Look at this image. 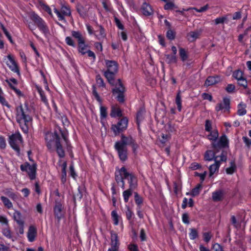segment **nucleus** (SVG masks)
I'll return each instance as SVG.
<instances>
[{
    "label": "nucleus",
    "mask_w": 251,
    "mask_h": 251,
    "mask_svg": "<svg viewBox=\"0 0 251 251\" xmlns=\"http://www.w3.org/2000/svg\"><path fill=\"white\" fill-rule=\"evenodd\" d=\"M115 179L123 189H125L124 179L128 180L130 189H133L136 185V177L132 174L128 173L125 167H122L116 172Z\"/></svg>",
    "instance_id": "f257e3e1"
},
{
    "label": "nucleus",
    "mask_w": 251,
    "mask_h": 251,
    "mask_svg": "<svg viewBox=\"0 0 251 251\" xmlns=\"http://www.w3.org/2000/svg\"><path fill=\"white\" fill-rule=\"evenodd\" d=\"M132 143V138L130 136L126 137L122 135L121 140L115 144V149L118 153L120 159L125 161L127 158L126 146Z\"/></svg>",
    "instance_id": "f03ea898"
},
{
    "label": "nucleus",
    "mask_w": 251,
    "mask_h": 251,
    "mask_svg": "<svg viewBox=\"0 0 251 251\" xmlns=\"http://www.w3.org/2000/svg\"><path fill=\"white\" fill-rule=\"evenodd\" d=\"M16 121L25 133L28 132L27 124L31 121V118L24 110L22 105L16 108Z\"/></svg>",
    "instance_id": "7ed1b4c3"
},
{
    "label": "nucleus",
    "mask_w": 251,
    "mask_h": 251,
    "mask_svg": "<svg viewBox=\"0 0 251 251\" xmlns=\"http://www.w3.org/2000/svg\"><path fill=\"white\" fill-rule=\"evenodd\" d=\"M31 19L37 25L39 29L47 36L49 34V30L47 24L39 16L35 13L31 15Z\"/></svg>",
    "instance_id": "20e7f679"
},
{
    "label": "nucleus",
    "mask_w": 251,
    "mask_h": 251,
    "mask_svg": "<svg viewBox=\"0 0 251 251\" xmlns=\"http://www.w3.org/2000/svg\"><path fill=\"white\" fill-rule=\"evenodd\" d=\"M45 140L49 149L51 150L57 143L60 141L59 138L56 132H48L45 135Z\"/></svg>",
    "instance_id": "39448f33"
},
{
    "label": "nucleus",
    "mask_w": 251,
    "mask_h": 251,
    "mask_svg": "<svg viewBox=\"0 0 251 251\" xmlns=\"http://www.w3.org/2000/svg\"><path fill=\"white\" fill-rule=\"evenodd\" d=\"M22 137L19 132H16L9 137V144L16 151H19L20 146L22 144Z\"/></svg>",
    "instance_id": "423d86ee"
},
{
    "label": "nucleus",
    "mask_w": 251,
    "mask_h": 251,
    "mask_svg": "<svg viewBox=\"0 0 251 251\" xmlns=\"http://www.w3.org/2000/svg\"><path fill=\"white\" fill-rule=\"evenodd\" d=\"M226 160V157L223 153L220 156V159L215 158V161L214 164L209 167V176L211 177L215 173L218 172L222 162H225Z\"/></svg>",
    "instance_id": "0eeeda50"
},
{
    "label": "nucleus",
    "mask_w": 251,
    "mask_h": 251,
    "mask_svg": "<svg viewBox=\"0 0 251 251\" xmlns=\"http://www.w3.org/2000/svg\"><path fill=\"white\" fill-rule=\"evenodd\" d=\"M128 120L126 118H122L117 125H112L111 129L115 135L125 130L127 126Z\"/></svg>",
    "instance_id": "6e6552de"
},
{
    "label": "nucleus",
    "mask_w": 251,
    "mask_h": 251,
    "mask_svg": "<svg viewBox=\"0 0 251 251\" xmlns=\"http://www.w3.org/2000/svg\"><path fill=\"white\" fill-rule=\"evenodd\" d=\"M22 171H25L31 179H34L36 177V166L35 164L30 165L29 163L22 164L20 166Z\"/></svg>",
    "instance_id": "1a4fd4ad"
},
{
    "label": "nucleus",
    "mask_w": 251,
    "mask_h": 251,
    "mask_svg": "<svg viewBox=\"0 0 251 251\" xmlns=\"http://www.w3.org/2000/svg\"><path fill=\"white\" fill-rule=\"evenodd\" d=\"M125 91V89L121 80L118 79L116 84L115 88L113 90V93L114 95H117V98L120 102H123L124 101V93Z\"/></svg>",
    "instance_id": "9d476101"
},
{
    "label": "nucleus",
    "mask_w": 251,
    "mask_h": 251,
    "mask_svg": "<svg viewBox=\"0 0 251 251\" xmlns=\"http://www.w3.org/2000/svg\"><path fill=\"white\" fill-rule=\"evenodd\" d=\"M4 61L11 71L20 75L18 66L14 58L10 54H9L7 56H4Z\"/></svg>",
    "instance_id": "9b49d317"
},
{
    "label": "nucleus",
    "mask_w": 251,
    "mask_h": 251,
    "mask_svg": "<svg viewBox=\"0 0 251 251\" xmlns=\"http://www.w3.org/2000/svg\"><path fill=\"white\" fill-rule=\"evenodd\" d=\"M93 95L95 99L99 102L100 118L101 119H105L107 115V108L102 105V100L94 88L93 90Z\"/></svg>",
    "instance_id": "f8f14e48"
},
{
    "label": "nucleus",
    "mask_w": 251,
    "mask_h": 251,
    "mask_svg": "<svg viewBox=\"0 0 251 251\" xmlns=\"http://www.w3.org/2000/svg\"><path fill=\"white\" fill-rule=\"evenodd\" d=\"M53 10L57 16L58 20L60 21L64 20V16H69L71 14L70 9L66 6H63L62 7L61 12H59L56 8H54Z\"/></svg>",
    "instance_id": "ddd939ff"
},
{
    "label": "nucleus",
    "mask_w": 251,
    "mask_h": 251,
    "mask_svg": "<svg viewBox=\"0 0 251 251\" xmlns=\"http://www.w3.org/2000/svg\"><path fill=\"white\" fill-rule=\"evenodd\" d=\"M230 100L229 99L225 98L223 102L218 103L216 106V110L219 111L223 110L224 112L227 111L229 108Z\"/></svg>",
    "instance_id": "4468645a"
},
{
    "label": "nucleus",
    "mask_w": 251,
    "mask_h": 251,
    "mask_svg": "<svg viewBox=\"0 0 251 251\" xmlns=\"http://www.w3.org/2000/svg\"><path fill=\"white\" fill-rule=\"evenodd\" d=\"M111 248L108 251H117L119 245L117 234L111 233Z\"/></svg>",
    "instance_id": "2eb2a0df"
},
{
    "label": "nucleus",
    "mask_w": 251,
    "mask_h": 251,
    "mask_svg": "<svg viewBox=\"0 0 251 251\" xmlns=\"http://www.w3.org/2000/svg\"><path fill=\"white\" fill-rule=\"evenodd\" d=\"M201 33V30L190 31L187 34V39L190 42H193L199 38Z\"/></svg>",
    "instance_id": "dca6fc26"
},
{
    "label": "nucleus",
    "mask_w": 251,
    "mask_h": 251,
    "mask_svg": "<svg viewBox=\"0 0 251 251\" xmlns=\"http://www.w3.org/2000/svg\"><path fill=\"white\" fill-rule=\"evenodd\" d=\"M36 236V228L33 226H30L28 228L27 235L28 241L30 242H33L35 240Z\"/></svg>",
    "instance_id": "f3484780"
},
{
    "label": "nucleus",
    "mask_w": 251,
    "mask_h": 251,
    "mask_svg": "<svg viewBox=\"0 0 251 251\" xmlns=\"http://www.w3.org/2000/svg\"><path fill=\"white\" fill-rule=\"evenodd\" d=\"M63 206L60 202H56L54 208V212L55 216L60 220L63 216L62 214Z\"/></svg>",
    "instance_id": "a211bd4d"
},
{
    "label": "nucleus",
    "mask_w": 251,
    "mask_h": 251,
    "mask_svg": "<svg viewBox=\"0 0 251 251\" xmlns=\"http://www.w3.org/2000/svg\"><path fill=\"white\" fill-rule=\"evenodd\" d=\"M225 193L223 190H219L213 192L212 199L214 201H219L223 200Z\"/></svg>",
    "instance_id": "6ab92c4d"
},
{
    "label": "nucleus",
    "mask_w": 251,
    "mask_h": 251,
    "mask_svg": "<svg viewBox=\"0 0 251 251\" xmlns=\"http://www.w3.org/2000/svg\"><path fill=\"white\" fill-rule=\"evenodd\" d=\"M111 218L114 225L117 226L119 224H121L122 228L123 227L122 224V218L118 214L116 210H113L111 212Z\"/></svg>",
    "instance_id": "aec40b11"
},
{
    "label": "nucleus",
    "mask_w": 251,
    "mask_h": 251,
    "mask_svg": "<svg viewBox=\"0 0 251 251\" xmlns=\"http://www.w3.org/2000/svg\"><path fill=\"white\" fill-rule=\"evenodd\" d=\"M106 66L107 71L117 73L118 71V65L116 62L113 61H106Z\"/></svg>",
    "instance_id": "412c9836"
},
{
    "label": "nucleus",
    "mask_w": 251,
    "mask_h": 251,
    "mask_svg": "<svg viewBox=\"0 0 251 251\" xmlns=\"http://www.w3.org/2000/svg\"><path fill=\"white\" fill-rule=\"evenodd\" d=\"M86 47L90 49V46L85 44L84 38L79 35V52H81L83 54H85L87 51Z\"/></svg>",
    "instance_id": "4be33fe9"
},
{
    "label": "nucleus",
    "mask_w": 251,
    "mask_h": 251,
    "mask_svg": "<svg viewBox=\"0 0 251 251\" xmlns=\"http://www.w3.org/2000/svg\"><path fill=\"white\" fill-rule=\"evenodd\" d=\"M220 78L218 76H209L205 82V85L208 86L214 85L220 81Z\"/></svg>",
    "instance_id": "5701e85b"
},
{
    "label": "nucleus",
    "mask_w": 251,
    "mask_h": 251,
    "mask_svg": "<svg viewBox=\"0 0 251 251\" xmlns=\"http://www.w3.org/2000/svg\"><path fill=\"white\" fill-rule=\"evenodd\" d=\"M5 81L8 84L9 86L10 87L11 89H12L15 93L18 95H21L22 93L21 91L18 89H17L15 86L13 85H11V82H12L14 84H17V81L16 79L14 78H10L9 79H6Z\"/></svg>",
    "instance_id": "b1692460"
},
{
    "label": "nucleus",
    "mask_w": 251,
    "mask_h": 251,
    "mask_svg": "<svg viewBox=\"0 0 251 251\" xmlns=\"http://www.w3.org/2000/svg\"><path fill=\"white\" fill-rule=\"evenodd\" d=\"M142 12L145 15H151L153 13V10L151 5L144 3L142 7Z\"/></svg>",
    "instance_id": "393cba45"
},
{
    "label": "nucleus",
    "mask_w": 251,
    "mask_h": 251,
    "mask_svg": "<svg viewBox=\"0 0 251 251\" xmlns=\"http://www.w3.org/2000/svg\"><path fill=\"white\" fill-rule=\"evenodd\" d=\"M110 116L112 117H120L122 116V112L117 106H112Z\"/></svg>",
    "instance_id": "a878e982"
},
{
    "label": "nucleus",
    "mask_w": 251,
    "mask_h": 251,
    "mask_svg": "<svg viewBox=\"0 0 251 251\" xmlns=\"http://www.w3.org/2000/svg\"><path fill=\"white\" fill-rule=\"evenodd\" d=\"M116 73L107 71H105L104 73V75L107 79L108 81L109 82V83L112 85L113 84V79Z\"/></svg>",
    "instance_id": "bb28decb"
},
{
    "label": "nucleus",
    "mask_w": 251,
    "mask_h": 251,
    "mask_svg": "<svg viewBox=\"0 0 251 251\" xmlns=\"http://www.w3.org/2000/svg\"><path fill=\"white\" fill-rule=\"evenodd\" d=\"M0 200L3 202L4 205L8 209H12L13 208V204L9 199L4 196H1Z\"/></svg>",
    "instance_id": "cd10ccee"
},
{
    "label": "nucleus",
    "mask_w": 251,
    "mask_h": 251,
    "mask_svg": "<svg viewBox=\"0 0 251 251\" xmlns=\"http://www.w3.org/2000/svg\"><path fill=\"white\" fill-rule=\"evenodd\" d=\"M227 139L225 135H223L220 138L218 145L213 143V146L214 148H216L217 147H225L227 144Z\"/></svg>",
    "instance_id": "c85d7f7f"
},
{
    "label": "nucleus",
    "mask_w": 251,
    "mask_h": 251,
    "mask_svg": "<svg viewBox=\"0 0 251 251\" xmlns=\"http://www.w3.org/2000/svg\"><path fill=\"white\" fill-rule=\"evenodd\" d=\"M216 157H217V159H219L218 156H215L214 152L210 150L206 151L204 155V159L207 161H211L214 158L215 159Z\"/></svg>",
    "instance_id": "c756f323"
},
{
    "label": "nucleus",
    "mask_w": 251,
    "mask_h": 251,
    "mask_svg": "<svg viewBox=\"0 0 251 251\" xmlns=\"http://www.w3.org/2000/svg\"><path fill=\"white\" fill-rule=\"evenodd\" d=\"M13 218L18 225L24 224V221L21 219V214L18 211H15L13 214Z\"/></svg>",
    "instance_id": "7c9ffc66"
},
{
    "label": "nucleus",
    "mask_w": 251,
    "mask_h": 251,
    "mask_svg": "<svg viewBox=\"0 0 251 251\" xmlns=\"http://www.w3.org/2000/svg\"><path fill=\"white\" fill-rule=\"evenodd\" d=\"M54 147H56V151L59 156L60 157H63L65 155V153L62 147V145H61L60 141L57 143Z\"/></svg>",
    "instance_id": "2f4dec72"
},
{
    "label": "nucleus",
    "mask_w": 251,
    "mask_h": 251,
    "mask_svg": "<svg viewBox=\"0 0 251 251\" xmlns=\"http://www.w3.org/2000/svg\"><path fill=\"white\" fill-rule=\"evenodd\" d=\"M2 234L6 238H7L8 239H12V232L11 231V230L10 229L9 226H6L5 227H3L2 229Z\"/></svg>",
    "instance_id": "473e14b6"
},
{
    "label": "nucleus",
    "mask_w": 251,
    "mask_h": 251,
    "mask_svg": "<svg viewBox=\"0 0 251 251\" xmlns=\"http://www.w3.org/2000/svg\"><path fill=\"white\" fill-rule=\"evenodd\" d=\"M95 36L99 40L102 39L105 37V34L104 30L101 26L100 27L99 31H96Z\"/></svg>",
    "instance_id": "72a5a7b5"
},
{
    "label": "nucleus",
    "mask_w": 251,
    "mask_h": 251,
    "mask_svg": "<svg viewBox=\"0 0 251 251\" xmlns=\"http://www.w3.org/2000/svg\"><path fill=\"white\" fill-rule=\"evenodd\" d=\"M246 105L242 103L238 106V114L240 116H243L246 114V110L245 109Z\"/></svg>",
    "instance_id": "f704fd0d"
},
{
    "label": "nucleus",
    "mask_w": 251,
    "mask_h": 251,
    "mask_svg": "<svg viewBox=\"0 0 251 251\" xmlns=\"http://www.w3.org/2000/svg\"><path fill=\"white\" fill-rule=\"evenodd\" d=\"M209 132L210 134L207 135L208 139L210 140L215 141L218 137V131L216 130H214Z\"/></svg>",
    "instance_id": "c9c22d12"
},
{
    "label": "nucleus",
    "mask_w": 251,
    "mask_h": 251,
    "mask_svg": "<svg viewBox=\"0 0 251 251\" xmlns=\"http://www.w3.org/2000/svg\"><path fill=\"white\" fill-rule=\"evenodd\" d=\"M227 18L226 16L219 17L216 18L212 22L214 23L215 25H217L219 24H224L225 22L227 20Z\"/></svg>",
    "instance_id": "e433bc0d"
},
{
    "label": "nucleus",
    "mask_w": 251,
    "mask_h": 251,
    "mask_svg": "<svg viewBox=\"0 0 251 251\" xmlns=\"http://www.w3.org/2000/svg\"><path fill=\"white\" fill-rule=\"evenodd\" d=\"M0 103L3 106H5L7 107H9V105L6 99L3 97V93L0 87Z\"/></svg>",
    "instance_id": "4c0bfd02"
},
{
    "label": "nucleus",
    "mask_w": 251,
    "mask_h": 251,
    "mask_svg": "<svg viewBox=\"0 0 251 251\" xmlns=\"http://www.w3.org/2000/svg\"><path fill=\"white\" fill-rule=\"evenodd\" d=\"M38 91L40 95V97H41V99L42 101H43V102L46 105H49L48 101V100L45 95L44 91H42V90L41 88H38Z\"/></svg>",
    "instance_id": "58836bf2"
},
{
    "label": "nucleus",
    "mask_w": 251,
    "mask_h": 251,
    "mask_svg": "<svg viewBox=\"0 0 251 251\" xmlns=\"http://www.w3.org/2000/svg\"><path fill=\"white\" fill-rule=\"evenodd\" d=\"M209 8L208 5L206 4L204 5L203 7H201L200 9H197L196 8H190L188 9H187V11H191L192 12H193V10H195L197 12H203L205 11H206Z\"/></svg>",
    "instance_id": "ea45409f"
},
{
    "label": "nucleus",
    "mask_w": 251,
    "mask_h": 251,
    "mask_svg": "<svg viewBox=\"0 0 251 251\" xmlns=\"http://www.w3.org/2000/svg\"><path fill=\"white\" fill-rule=\"evenodd\" d=\"M132 189L129 188V189L126 190L123 192V197L124 201L126 202H128L129 198L132 194Z\"/></svg>",
    "instance_id": "a19ab883"
},
{
    "label": "nucleus",
    "mask_w": 251,
    "mask_h": 251,
    "mask_svg": "<svg viewBox=\"0 0 251 251\" xmlns=\"http://www.w3.org/2000/svg\"><path fill=\"white\" fill-rule=\"evenodd\" d=\"M143 201L142 198L139 196L137 194H135V201L138 206V208H139V209H141V208Z\"/></svg>",
    "instance_id": "79ce46f5"
},
{
    "label": "nucleus",
    "mask_w": 251,
    "mask_h": 251,
    "mask_svg": "<svg viewBox=\"0 0 251 251\" xmlns=\"http://www.w3.org/2000/svg\"><path fill=\"white\" fill-rule=\"evenodd\" d=\"M179 55L183 61H185L188 58V55L185 50L183 48H180L179 50Z\"/></svg>",
    "instance_id": "37998d69"
},
{
    "label": "nucleus",
    "mask_w": 251,
    "mask_h": 251,
    "mask_svg": "<svg viewBox=\"0 0 251 251\" xmlns=\"http://www.w3.org/2000/svg\"><path fill=\"white\" fill-rule=\"evenodd\" d=\"M166 61L168 63H174L176 62V57L175 55H166Z\"/></svg>",
    "instance_id": "c03bdc74"
},
{
    "label": "nucleus",
    "mask_w": 251,
    "mask_h": 251,
    "mask_svg": "<svg viewBox=\"0 0 251 251\" xmlns=\"http://www.w3.org/2000/svg\"><path fill=\"white\" fill-rule=\"evenodd\" d=\"M201 188V185L199 184L197 187L192 189L190 195L193 197L196 196L198 195L200 192V189Z\"/></svg>",
    "instance_id": "a18cd8bd"
},
{
    "label": "nucleus",
    "mask_w": 251,
    "mask_h": 251,
    "mask_svg": "<svg viewBox=\"0 0 251 251\" xmlns=\"http://www.w3.org/2000/svg\"><path fill=\"white\" fill-rule=\"evenodd\" d=\"M190 232L189 233V237L191 240L195 239L198 236L197 231L194 228L190 229Z\"/></svg>",
    "instance_id": "49530a36"
},
{
    "label": "nucleus",
    "mask_w": 251,
    "mask_h": 251,
    "mask_svg": "<svg viewBox=\"0 0 251 251\" xmlns=\"http://www.w3.org/2000/svg\"><path fill=\"white\" fill-rule=\"evenodd\" d=\"M176 103L177 105L178 110L180 111L181 110V100L179 93H178L176 96Z\"/></svg>",
    "instance_id": "de8ad7c7"
},
{
    "label": "nucleus",
    "mask_w": 251,
    "mask_h": 251,
    "mask_svg": "<svg viewBox=\"0 0 251 251\" xmlns=\"http://www.w3.org/2000/svg\"><path fill=\"white\" fill-rule=\"evenodd\" d=\"M233 76L238 80L243 78V72L240 70H237L234 72L233 74Z\"/></svg>",
    "instance_id": "09e8293b"
},
{
    "label": "nucleus",
    "mask_w": 251,
    "mask_h": 251,
    "mask_svg": "<svg viewBox=\"0 0 251 251\" xmlns=\"http://www.w3.org/2000/svg\"><path fill=\"white\" fill-rule=\"evenodd\" d=\"M212 235L210 232H204L203 233V240L206 243H208L211 239Z\"/></svg>",
    "instance_id": "8fccbe9b"
},
{
    "label": "nucleus",
    "mask_w": 251,
    "mask_h": 251,
    "mask_svg": "<svg viewBox=\"0 0 251 251\" xmlns=\"http://www.w3.org/2000/svg\"><path fill=\"white\" fill-rule=\"evenodd\" d=\"M126 218L128 221H130L131 220L133 216L134 215L133 213L130 210L129 206L126 207Z\"/></svg>",
    "instance_id": "3c124183"
},
{
    "label": "nucleus",
    "mask_w": 251,
    "mask_h": 251,
    "mask_svg": "<svg viewBox=\"0 0 251 251\" xmlns=\"http://www.w3.org/2000/svg\"><path fill=\"white\" fill-rule=\"evenodd\" d=\"M236 166L233 162L231 163V166L230 167L227 168L226 169V172L227 174H232L235 170Z\"/></svg>",
    "instance_id": "603ef678"
},
{
    "label": "nucleus",
    "mask_w": 251,
    "mask_h": 251,
    "mask_svg": "<svg viewBox=\"0 0 251 251\" xmlns=\"http://www.w3.org/2000/svg\"><path fill=\"white\" fill-rule=\"evenodd\" d=\"M87 49V51L86 53L85 54L87 56L90 58L91 59L94 60L96 58V56L94 52L90 50V49L88 48H86Z\"/></svg>",
    "instance_id": "864d4df0"
},
{
    "label": "nucleus",
    "mask_w": 251,
    "mask_h": 251,
    "mask_svg": "<svg viewBox=\"0 0 251 251\" xmlns=\"http://www.w3.org/2000/svg\"><path fill=\"white\" fill-rule=\"evenodd\" d=\"M96 82L98 85L100 87H105V84L102 78L98 75L96 76Z\"/></svg>",
    "instance_id": "5fc2aeb1"
},
{
    "label": "nucleus",
    "mask_w": 251,
    "mask_h": 251,
    "mask_svg": "<svg viewBox=\"0 0 251 251\" xmlns=\"http://www.w3.org/2000/svg\"><path fill=\"white\" fill-rule=\"evenodd\" d=\"M167 37L170 40H173L175 38V33L173 30L170 29L167 32Z\"/></svg>",
    "instance_id": "6e6d98bb"
},
{
    "label": "nucleus",
    "mask_w": 251,
    "mask_h": 251,
    "mask_svg": "<svg viewBox=\"0 0 251 251\" xmlns=\"http://www.w3.org/2000/svg\"><path fill=\"white\" fill-rule=\"evenodd\" d=\"M238 83L239 85L243 86L244 88H246L247 87L248 83L247 80L244 78H242L238 80Z\"/></svg>",
    "instance_id": "4d7b16f0"
},
{
    "label": "nucleus",
    "mask_w": 251,
    "mask_h": 251,
    "mask_svg": "<svg viewBox=\"0 0 251 251\" xmlns=\"http://www.w3.org/2000/svg\"><path fill=\"white\" fill-rule=\"evenodd\" d=\"M166 3L164 5V9L165 10L172 9L175 7V4L172 2H166Z\"/></svg>",
    "instance_id": "13d9d810"
},
{
    "label": "nucleus",
    "mask_w": 251,
    "mask_h": 251,
    "mask_svg": "<svg viewBox=\"0 0 251 251\" xmlns=\"http://www.w3.org/2000/svg\"><path fill=\"white\" fill-rule=\"evenodd\" d=\"M0 223L8 226V220L5 216L0 215Z\"/></svg>",
    "instance_id": "bf43d9fd"
},
{
    "label": "nucleus",
    "mask_w": 251,
    "mask_h": 251,
    "mask_svg": "<svg viewBox=\"0 0 251 251\" xmlns=\"http://www.w3.org/2000/svg\"><path fill=\"white\" fill-rule=\"evenodd\" d=\"M143 113L144 111L143 110H141L139 111L137 114L136 119L138 125H139V123L142 119Z\"/></svg>",
    "instance_id": "052dcab7"
},
{
    "label": "nucleus",
    "mask_w": 251,
    "mask_h": 251,
    "mask_svg": "<svg viewBox=\"0 0 251 251\" xmlns=\"http://www.w3.org/2000/svg\"><path fill=\"white\" fill-rule=\"evenodd\" d=\"M213 249L214 251H224L223 247L218 243H215L213 245Z\"/></svg>",
    "instance_id": "680f3d73"
},
{
    "label": "nucleus",
    "mask_w": 251,
    "mask_h": 251,
    "mask_svg": "<svg viewBox=\"0 0 251 251\" xmlns=\"http://www.w3.org/2000/svg\"><path fill=\"white\" fill-rule=\"evenodd\" d=\"M205 128L206 131L210 132L211 131V123L209 120H206L205 122Z\"/></svg>",
    "instance_id": "e2e57ef3"
},
{
    "label": "nucleus",
    "mask_w": 251,
    "mask_h": 251,
    "mask_svg": "<svg viewBox=\"0 0 251 251\" xmlns=\"http://www.w3.org/2000/svg\"><path fill=\"white\" fill-rule=\"evenodd\" d=\"M226 90L228 93H232L235 90V86L232 84H228Z\"/></svg>",
    "instance_id": "0e129e2a"
},
{
    "label": "nucleus",
    "mask_w": 251,
    "mask_h": 251,
    "mask_svg": "<svg viewBox=\"0 0 251 251\" xmlns=\"http://www.w3.org/2000/svg\"><path fill=\"white\" fill-rule=\"evenodd\" d=\"M182 220L184 223L188 224L189 223V216L187 213H184L182 216Z\"/></svg>",
    "instance_id": "69168bd1"
},
{
    "label": "nucleus",
    "mask_w": 251,
    "mask_h": 251,
    "mask_svg": "<svg viewBox=\"0 0 251 251\" xmlns=\"http://www.w3.org/2000/svg\"><path fill=\"white\" fill-rule=\"evenodd\" d=\"M161 138L160 140L162 143H165L169 138V136L168 134H161Z\"/></svg>",
    "instance_id": "338daca9"
},
{
    "label": "nucleus",
    "mask_w": 251,
    "mask_h": 251,
    "mask_svg": "<svg viewBox=\"0 0 251 251\" xmlns=\"http://www.w3.org/2000/svg\"><path fill=\"white\" fill-rule=\"evenodd\" d=\"M128 249L130 251H138V247L135 244H129L128 246Z\"/></svg>",
    "instance_id": "774afa93"
}]
</instances>
